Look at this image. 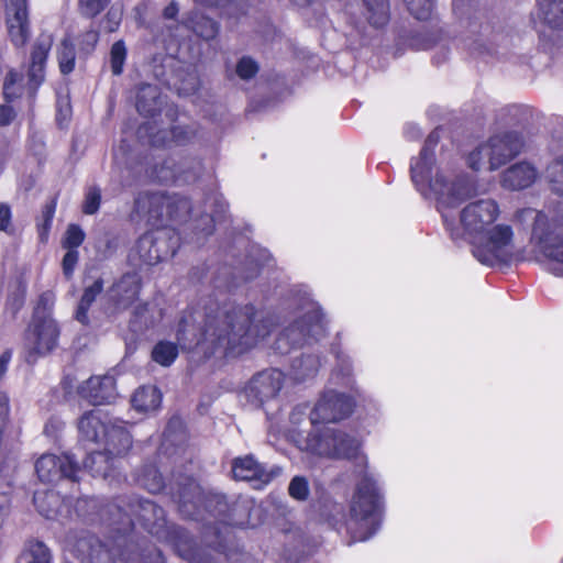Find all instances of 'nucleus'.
Listing matches in <instances>:
<instances>
[{"label":"nucleus","mask_w":563,"mask_h":563,"mask_svg":"<svg viewBox=\"0 0 563 563\" xmlns=\"http://www.w3.org/2000/svg\"><path fill=\"white\" fill-rule=\"evenodd\" d=\"M58 67L63 75H69L76 66V49L73 40L65 36L57 51Z\"/></svg>","instance_id":"nucleus-39"},{"label":"nucleus","mask_w":563,"mask_h":563,"mask_svg":"<svg viewBox=\"0 0 563 563\" xmlns=\"http://www.w3.org/2000/svg\"><path fill=\"white\" fill-rule=\"evenodd\" d=\"M179 13V7L176 1H172L168 5H166L163 10V18L166 20H174L177 18Z\"/></svg>","instance_id":"nucleus-63"},{"label":"nucleus","mask_w":563,"mask_h":563,"mask_svg":"<svg viewBox=\"0 0 563 563\" xmlns=\"http://www.w3.org/2000/svg\"><path fill=\"white\" fill-rule=\"evenodd\" d=\"M537 178L536 168L526 162L508 167L501 175V186L509 190H522L530 187Z\"/></svg>","instance_id":"nucleus-26"},{"label":"nucleus","mask_w":563,"mask_h":563,"mask_svg":"<svg viewBox=\"0 0 563 563\" xmlns=\"http://www.w3.org/2000/svg\"><path fill=\"white\" fill-rule=\"evenodd\" d=\"M545 175L552 190L563 196V155L556 157L547 166Z\"/></svg>","instance_id":"nucleus-41"},{"label":"nucleus","mask_w":563,"mask_h":563,"mask_svg":"<svg viewBox=\"0 0 563 563\" xmlns=\"http://www.w3.org/2000/svg\"><path fill=\"white\" fill-rule=\"evenodd\" d=\"M111 0H78V10L84 18L98 16L110 4Z\"/></svg>","instance_id":"nucleus-45"},{"label":"nucleus","mask_w":563,"mask_h":563,"mask_svg":"<svg viewBox=\"0 0 563 563\" xmlns=\"http://www.w3.org/2000/svg\"><path fill=\"white\" fill-rule=\"evenodd\" d=\"M229 211V202L222 194L212 196V214L203 213L195 220L192 230L195 234L207 238L216 230V220L224 219Z\"/></svg>","instance_id":"nucleus-28"},{"label":"nucleus","mask_w":563,"mask_h":563,"mask_svg":"<svg viewBox=\"0 0 563 563\" xmlns=\"http://www.w3.org/2000/svg\"><path fill=\"white\" fill-rule=\"evenodd\" d=\"M538 18L551 30H563V0H537Z\"/></svg>","instance_id":"nucleus-32"},{"label":"nucleus","mask_w":563,"mask_h":563,"mask_svg":"<svg viewBox=\"0 0 563 563\" xmlns=\"http://www.w3.org/2000/svg\"><path fill=\"white\" fill-rule=\"evenodd\" d=\"M303 365H306L307 368L302 373H300L301 379H305L310 376H314L319 369L320 362L317 356L308 354V355H301L299 358H296L292 363V367L295 369H300L303 367Z\"/></svg>","instance_id":"nucleus-46"},{"label":"nucleus","mask_w":563,"mask_h":563,"mask_svg":"<svg viewBox=\"0 0 563 563\" xmlns=\"http://www.w3.org/2000/svg\"><path fill=\"white\" fill-rule=\"evenodd\" d=\"M135 107L144 118L153 119L162 112L161 91L156 85L142 82L137 86Z\"/></svg>","instance_id":"nucleus-27"},{"label":"nucleus","mask_w":563,"mask_h":563,"mask_svg":"<svg viewBox=\"0 0 563 563\" xmlns=\"http://www.w3.org/2000/svg\"><path fill=\"white\" fill-rule=\"evenodd\" d=\"M157 457L158 454L153 462H145L136 473L139 485L152 494H158L165 488L164 476L156 463Z\"/></svg>","instance_id":"nucleus-31"},{"label":"nucleus","mask_w":563,"mask_h":563,"mask_svg":"<svg viewBox=\"0 0 563 563\" xmlns=\"http://www.w3.org/2000/svg\"><path fill=\"white\" fill-rule=\"evenodd\" d=\"M12 358V350L11 349H7L5 351H3V353L0 355V380L2 379V377L4 376L7 369H8V365L10 363Z\"/></svg>","instance_id":"nucleus-62"},{"label":"nucleus","mask_w":563,"mask_h":563,"mask_svg":"<svg viewBox=\"0 0 563 563\" xmlns=\"http://www.w3.org/2000/svg\"><path fill=\"white\" fill-rule=\"evenodd\" d=\"M15 118L16 111L10 103L0 104V126L10 125Z\"/></svg>","instance_id":"nucleus-56"},{"label":"nucleus","mask_w":563,"mask_h":563,"mask_svg":"<svg viewBox=\"0 0 563 563\" xmlns=\"http://www.w3.org/2000/svg\"><path fill=\"white\" fill-rule=\"evenodd\" d=\"M367 22L375 29L386 26L390 20L389 0H362Z\"/></svg>","instance_id":"nucleus-36"},{"label":"nucleus","mask_w":563,"mask_h":563,"mask_svg":"<svg viewBox=\"0 0 563 563\" xmlns=\"http://www.w3.org/2000/svg\"><path fill=\"white\" fill-rule=\"evenodd\" d=\"M133 213L153 228L173 223H186L191 219V200L178 194L165 191H141L134 198Z\"/></svg>","instance_id":"nucleus-6"},{"label":"nucleus","mask_w":563,"mask_h":563,"mask_svg":"<svg viewBox=\"0 0 563 563\" xmlns=\"http://www.w3.org/2000/svg\"><path fill=\"white\" fill-rule=\"evenodd\" d=\"M164 168H165L164 165L161 166V168H158V166H155L153 169V174H155L156 177L159 178L161 180H168V179L175 178L176 175L173 170L165 173Z\"/></svg>","instance_id":"nucleus-64"},{"label":"nucleus","mask_w":563,"mask_h":563,"mask_svg":"<svg viewBox=\"0 0 563 563\" xmlns=\"http://www.w3.org/2000/svg\"><path fill=\"white\" fill-rule=\"evenodd\" d=\"M5 25L11 44L23 48L31 38V20L27 0H3Z\"/></svg>","instance_id":"nucleus-16"},{"label":"nucleus","mask_w":563,"mask_h":563,"mask_svg":"<svg viewBox=\"0 0 563 563\" xmlns=\"http://www.w3.org/2000/svg\"><path fill=\"white\" fill-rule=\"evenodd\" d=\"M532 214L531 242L547 258L563 264V213L549 218L543 211L525 208L516 212V218Z\"/></svg>","instance_id":"nucleus-9"},{"label":"nucleus","mask_w":563,"mask_h":563,"mask_svg":"<svg viewBox=\"0 0 563 563\" xmlns=\"http://www.w3.org/2000/svg\"><path fill=\"white\" fill-rule=\"evenodd\" d=\"M257 313L252 303H219L212 298L202 309L188 306L177 324V342L158 341L152 350V360L168 367L176 361L179 347L187 352L200 350L205 357L218 351L225 357L243 354L269 335L276 323L272 316L258 319Z\"/></svg>","instance_id":"nucleus-1"},{"label":"nucleus","mask_w":563,"mask_h":563,"mask_svg":"<svg viewBox=\"0 0 563 563\" xmlns=\"http://www.w3.org/2000/svg\"><path fill=\"white\" fill-rule=\"evenodd\" d=\"M499 214V205L490 198L472 201L460 212L463 235L479 241L473 247V255L488 266L507 262L514 241L511 225L495 224Z\"/></svg>","instance_id":"nucleus-4"},{"label":"nucleus","mask_w":563,"mask_h":563,"mask_svg":"<svg viewBox=\"0 0 563 563\" xmlns=\"http://www.w3.org/2000/svg\"><path fill=\"white\" fill-rule=\"evenodd\" d=\"M162 402V394L155 386L139 387L132 398V407L139 412L154 411L159 408Z\"/></svg>","instance_id":"nucleus-33"},{"label":"nucleus","mask_w":563,"mask_h":563,"mask_svg":"<svg viewBox=\"0 0 563 563\" xmlns=\"http://www.w3.org/2000/svg\"><path fill=\"white\" fill-rule=\"evenodd\" d=\"M441 126L433 129L424 140L418 157L411 158L410 178L419 192L427 197L430 192L437 201V210L441 213L445 230L452 240L462 236L454 220H450L445 210L459 207L467 197L466 181L463 176L449 179L438 172L431 176L435 166V150L441 139Z\"/></svg>","instance_id":"nucleus-3"},{"label":"nucleus","mask_w":563,"mask_h":563,"mask_svg":"<svg viewBox=\"0 0 563 563\" xmlns=\"http://www.w3.org/2000/svg\"><path fill=\"white\" fill-rule=\"evenodd\" d=\"M99 41V32L90 29L81 33L78 37V46L80 52L91 54Z\"/></svg>","instance_id":"nucleus-51"},{"label":"nucleus","mask_w":563,"mask_h":563,"mask_svg":"<svg viewBox=\"0 0 563 563\" xmlns=\"http://www.w3.org/2000/svg\"><path fill=\"white\" fill-rule=\"evenodd\" d=\"M112 418L108 411L98 408L85 411L77 422L80 440L101 443Z\"/></svg>","instance_id":"nucleus-22"},{"label":"nucleus","mask_w":563,"mask_h":563,"mask_svg":"<svg viewBox=\"0 0 563 563\" xmlns=\"http://www.w3.org/2000/svg\"><path fill=\"white\" fill-rule=\"evenodd\" d=\"M479 16H470L467 26L470 29V32L475 34H490L493 31V26L488 22H479Z\"/></svg>","instance_id":"nucleus-55"},{"label":"nucleus","mask_w":563,"mask_h":563,"mask_svg":"<svg viewBox=\"0 0 563 563\" xmlns=\"http://www.w3.org/2000/svg\"><path fill=\"white\" fill-rule=\"evenodd\" d=\"M101 205V190L97 186L90 187L82 202L81 211L85 214L92 216L98 212Z\"/></svg>","instance_id":"nucleus-47"},{"label":"nucleus","mask_w":563,"mask_h":563,"mask_svg":"<svg viewBox=\"0 0 563 563\" xmlns=\"http://www.w3.org/2000/svg\"><path fill=\"white\" fill-rule=\"evenodd\" d=\"M355 408L352 396L330 389L322 393L310 412L314 427L306 437L305 450L313 455L331 460L355 462L360 478L350 505L351 519L366 527V537H372L382 522L384 496L376 478L369 474L366 456L362 453V442L354 435L331 427H316L339 422L350 417Z\"/></svg>","instance_id":"nucleus-2"},{"label":"nucleus","mask_w":563,"mask_h":563,"mask_svg":"<svg viewBox=\"0 0 563 563\" xmlns=\"http://www.w3.org/2000/svg\"><path fill=\"white\" fill-rule=\"evenodd\" d=\"M53 45L52 35H40L31 47L27 69V89L31 99H35L40 86L45 80V68Z\"/></svg>","instance_id":"nucleus-19"},{"label":"nucleus","mask_w":563,"mask_h":563,"mask_svg":"<svg viewBox=\"0 0 563 563\" xmlns=\"http://www.w3.org/2000/svg\"><path fill=\"white\" fill-rule=\"evenodd\" d=\"M60 327L52 314L33 313L24 331V361L34 365L42 357L49 355L57 346Z\"/></svg>","instance_id":"nucleus-10"},{"label":"nucleus","mask_w":563,"mask_h":563,"mask_svg":"<svg viewBox=\"0 0 563 563\" xmlns=\"http://www.w3.org/2000/svg\"><path fill=\"white\" fill-rule=\"evenodd\" d=\"M23 76L15 69H10L3 79L2 97L7 103H12L23 95Z\"/></svg>","instance_id":"nucleus-38"},{"label":"nucleus","mask_w":563,"mask_h":563,"mask_svg":"<svg viewBox=\"0 0 563 563\" xmlns=\"http://www.w3.org/2000/svg\"><path fill=\"white\" fill-rule=\"evenodd\" d=\"M209 273V266L206 263L191 267L189 272V279L192 283H201Z\"/></svg>","instance_id":"nucleus-57"},{"label":"nucleus","mask_w":563,"mask_h":563,"mask_svg":"<svg viewBox=\"0 0 563 563\" xmlns=\"http://www.w3.org/2000/svg\"><path fill=\"white\" fill-rule=\"evenodd\" d=\"M111 547L100 541L95 534H87L79 538L73 548L76 559L82 563H117L119 558L122 561V551H126V536L112 528Z\"/></svg>","instance_id":"nucleus-13"},{"label":"nucleus","mask_w":563,"mask_h":563,"mask_svg":"<svg viewBox=\"0 0 563 563\" xmlns=\"http://www.w3.org/2000/svg\"><path fill=\"white\" fill-rule=\"evenodd\" d=\"M104 21L107 23V32L113 33L119 29L121 15L117 11L109 10L104 16Z\"/></svg>","instance_id":"nucleus-58"},{"label":"nucleus","mask_w":563,"mask_h":563,"mask_svg":"<svg viewBox=\"0 0 563 563\" xmlns=\"http://www.w3.org/2000/svg\"><path fill=\"white\" fill-rule=\"evenodd\" d=\"M103 279L102 278H97L92 285L86 287L84 289V292L80 297V301L82 302H86V303H89L92 306V303L95 302L96 298L102 292L103 290Z\"/></svg>","instance_id":"nucleus-53"},{"label":"nucleus","mask_w":563,"mask_h":563,"mask_svg":"<svg viewBox=\"0 0 563 563\" xmlns=\"http://www.w3.org/2000/svg\"><path fill=\"white\" fill-rule=\"evenodd\" d=\"M66 253L62 258V272L67 282L71 280L79 263V251L78 250H65Z\"/></svg>","instance_id":"nucleus-50"},{"label":"nucleus","mask_w":563,"mask_h":563,"mask_svg":"<svg viewBox=\"0 0 563 563\" xmlns=\"http://www.w3.org/2000/svg\"><path fill=\"white\" fill-rule=\"evenodd\" d=\"M199 124H175L168 129H161L150 137L153 147L169 148L184 147L192 144L199 133Z\"/></svg>","instance_id":"nucleus-21"},{"label":"nucleus","mask_w":563,"mask_h":563,"mask_svg":"<svg viewBox=\"0 0 563 563\" xmlns=\"http://www.w3.org/2000/svg\"><path fill=\"white\" fill-rule=\"evenodd\" d=\"M143 287L142 277L137 272L122 274L109 288V301L120 310L130 308L140 297Z\"/></svg>","instance_id":"nucleus-20"},{"label":"nucleus","mask_w":563,"mask_h":563,"mask_svg":"<svg viewBox=\"0 0 563 563\" xmlns=\"http://www.w3.org/2000/svg\"><path fill=\"white\" fill-rule=\"evenodd\" d=\"M106 449L103 451H92L84 459V467L93 476L108 478L113 475L114 459Z\"/></svg>","instance_id":"nucleus-30"},{"label":"nucleus","mask_w":563,"mask_h":563,"mask_svg":"<svg viewBox=\"0 0 563 563\" xmlns=\"http://www.w3.org/2000/svg\"><path fill=\"white\" fill-rule=\"evenodd\" d=\"M173 499L177 504L179 512L187 519H197L202 506L210 510V507L214 505L219 507V512H222L228 506L224 495L206 494L191 477H186L184 482L178 483Z\"/></svg>","instance_id":"nucleus-12"},{"label":"nucleus","mask_w":563,"mask_h":563,"mask_svg":"<svg viewBox=\"0 0 563 563\" xmlns=\"http://www.w3.org/2000/svg\"><path fill=\"white\" fill-rule=\"evenodd\" d=\"M325 334V316L321 308H312L279 332L273 349L277 354L286 355L292 350L318 342Z\"/></svg>","instance_id":"nucleus-8"},{"label":"nucleus","mask_w":563,"mask_h":563,"mask_svg":"<svg viewBox=\"0 0 563 563\" xmlns=\"http://www.w3.org/2000/svg\"><path fill=\"white\" fill-rule=\"evenodd\" d=\"M101 443L112 455L119 457L125 456L133 444L132 435L128 429V422L113 417Z\"/></svg>","instance_id":"nucleus-25"},{"label":"nucleus","mask_w":563,"mask_h":563,"mask_svg":"<svg viewBox=\"0 0 563 563\" xmlns=\"http://www.w3.org/2000/svg\"><path fill=\"white\" fill-rule=\"evenodd\" d=\"M58 196V194H55L49 200H47L42 207L41 214L35 218L37 238L41 244H46L48 242L57 208Z\"/></svg>","instance_id":"nucleus-34"},{"label":"nucleus","mask_w":563,"mask_h":563,"mask_svg":"<svg viewBox=\"0 0 563 563\" xmlns=\"http://www.w3.org/2000/svg\"><path fill=\"white\" fill-rule=\"evenodd\" d=\"M410 14L420 21H427L431 18L434 1L433 0H404Z\"/></svg>","instance_id":"nucleus-43"},{"label":"nucleus","mask_w":563,"mask_h":563,"mask_svg":"<svg viewBox=\"0 0 563 563\" xmlns=\"http://www.w3.org/2000/svg\"><path fill=\"white\" fill-rule=\"evenodd\" d=\"M79 470L78 463L68 454L45 453L35 462L36 475L45 484H54L62 479L77 482Z\"/></svg>","instance_id":"nucleus-17"},{"label":"nucleus","mask_w":563,"mask_h":563,"mask_svg":"<svg viewBox=\"0 0 563 563\" xmlns=\"http://www.w3.org/2000/svg\"><path fill=\"white\" fill-rule=\"evenodd\" d=\"M19 563H52L51 550L43 541L30 539L19 555Z\"/></svg>","instance_id":"nucleus-37"},{"label":"nucleus","mask_w":563,"mask_h":563,"mask_svg":"<svg viewBox=\"0 0 563 563\" xmlns=\"http://www.w3.org/2000/svg\"><path fill=\"white\" fill-rule=\"evenodd\" d=\"M181 23L198 38H201L206 42L214 40L220 31V24L216 20L199 11H191L188 13Z\"/></svg>","instance_id":"nucleus-29"},{"label":"nucleus","mask_w":563,"mask_h":563,"mask_svg":"<svg viewBox=\"0 0 563 563\" xmlns=\"http://www.w3.org/2000/svg\"><path fill=\"white\" fill-rule=\"evenodd\" d=\"M54 301L55 296L52 291L42 292L37 298V302L36 306L34 307L33 313H37V316L51 314Z\"/></svg>","instance_id":"nucleus-52"},{"label":"nucleus","mask_w":563,"mask_h":563,"mask_svg":"<svg viewBox=\"0 0 563 563\" xmlns=\"http://www.w3.org/2000/svg\"><path fill=\"white\" fill-rule=\"evenodd\" d=\"M78 396L92 406L110 404L115 398V380L111 376H91L78 386Z\"/></svg>","instance_id":"nucleus-23"},{"label":"nucleus","mask_w":563,"mask_h":563,"mask_svg":"<svg viewBox=\"0 0 563 563\" xmlns=\"http://www.w3.org/2000/svg\"><path fill=\"white\" fill-rule=\"evenodd\" d=\"M90 307H91V305L82 302L80 300L78 302V306H77V309L75 312V319L84 325L89 324L88 312H89Z\"/></svg>","instance_id":"nucleus-59"},{"label":"nucleus","mask_w":563,"mask_h":563,"mask_svg":"<svg viewBox=\"0 0 563 563\" xmlns=\"http://www.w3.org/2000/svg\"><path fill=\"white\" fill-rule=\"evenodd\" d=\"M147 312H148V303L147 302H141L137 306H135V308L133 310V317L130 320L131 329L136 330L137 319Z\"/></svg>","instance_id":"nucleus-61"},{"label":"nucleus","mask_w":563,"mask_h":563,"mask_svg":"<svg viewBox=\"0 0 563 563\" xmlns=\"http://www.w3.org/2000/svg\"><path fill=\"white\" fill-rule=\"evenodd\" d=\"M33 504L44 518L54 519L60 510L62 497L53 489L35 492Z\"/></svg>","instance_id":"nucleus-35"},{"label":"nucleus","mask_w":563,"mask_h":563,"mask_svg":"<svg viewBox=\"0 0 563 563\" xmlns=\"http://www.w3.org/2000/svg\"><path fill=\"white\" fill-rule=\"evenodd\" d=\"M85 239L86 233L81 227L76 223H70L62 238L60 245L64 250H78Z\"/></svg>","instance_id":"nucleus-42"},{"label":"nucleus","mask_w":563,"mask_h":563,"mask_svg":"<svg viewBox=\"0 0 563 563\" xmlns=\"http://www.w3.org/2000/svg\"><path fill=\"white\" fill-rule=\"evenodd\" d=\"M196 3H199L206 8L211 9H225L229 8L233 0H194Z\"/></svg>","instance_id":"nucleus-60"},{"label":"nucleus","mask_w":563,"mask_h":563,"mask_svg":"<svg viewBox=\"0 0 563 563\" xmlns=\"http://www.w3.org/2000/svg\"><path fill=\"white\" fill-rule=\"evenodd\" d=\"M284 383L285 375L280 369L266 368L251 378L246 387V395L252 401L263 406L278 396Z\"/></svg>","instance_id":"nucleus-18"},{"label":"nucleus","mask_w":563,"mask_h":563,"mask_svg":"<svg viewBox=\"0 0 563 563\" xmlns=\"http://www.w3.org/2000/svg\"><path fill=\"white\" fill-rule=\"evenodd\" d=\"M121 555L125 563H166L163 552L146 538L126 537V551Z\"/></svg>","instance_id":"nucleus-24"},{"label":"nucleus","mask_w":563,"mask_h":563,"mask_svg":"<svg viewBox=\"0 0 563 563\" xmlns=\"http://www.w3.org/2000/svg\"><path fill=\"white\" fill-rule=\"evenodd\" d=\"M525 146L521 133L506 131L492 135L487 142L479 144L468 153L467 166L478 172L488 164L489 170H496L519 155Z\"/></svg>","instance_id":"nucleus-7"},{"label":"nucleus","mask_w":563,"mask_h":563,"mask_svg":"<svg viewBox=\"0 0 563 563\" xmlns=\"http://www.w3.org/2000/svg\"><path fill=\"white\" fill-rule=\"evenodd\" d=\"M258 64L250 56H243L236 64V75L243 80H250L256 76Z\"/></svg>","instance_id":"nucleus-49"},{"label":"nucleus","mask_w":563,"mask_h":563,"mask_svg":"<svg viewBox=\"0 0 563 563\" xmlns=\"http://www.w3.org/2000/svg\"><path fill=\"white\" fill-rule=\"evenodd\" d=\"M180 247V234L164 225L143 233L136 243L140 258L147 265H156L173 258Z\"/></svg>","instance_id":"nucleus-11"},{"label":"nucleus","mask_w":563,"mask_h":563,"mask_svg":"<svg viewBox=\"0 0 563 563\" xmlns=\"http://www.w3.org/2000/svg\"><path fill=\"white\" fill-rule=\"evenodd\" d=\"M112 525L122 536L130 537L136 525L157 539L173 538L174 542L184 541L179 537L180 527L170 528L163 507L153 500L137 495H119L108 505Z\"/></svg>","instance_id":"nucleus-5"},{"label":"nucleus","mask_w":563,"mask_h":563,"mask_svg":"<svg viewBox=\"0 0 563 563\" xmlns=\"http://www.w3.org/2000/svg\"><path fill=\"white\" fill-rule=\"evenodd\" d=\"M11 208L8 203H0V231L5 233H13V229L11 227Z\"/></svg>","instance_id":"nucleus-54"},{"label":"nucleus","mask_w":563,"mask_h":563,"mask_svg":"<svg viewBox=\"0 0 563 563\" xmlns=\"http://www.w3.org/2000/svg\"><path fill=\"white\" fill-rule=\"evenodd\" d=\"M128 49L123 40L115 41L110 48V69L113 76L123 74Z\"/></svg>","instance_id":"nucleus-40"},{"label":"nucleus","mask_w":563,"mask_h":563,"mask_svg":"<svg viewBox=\"0 0 563 563\" xmlns=\"http://www.w3.org/2000/svg\"><path fill=\"white\" fill-rule=\"evenodd\" d=\"M208 530L212 532L214 540L205 545H198L185 529H179L177 532L185 540L176 542L177 554L187 563H219L211 552L228 556L229 545L220 528L208 527Z\"/></svg>","instance_id":"nucleus-14"},{"label":"nucleus","mask_w":563,"mask_h":563,"mask_svg":"<svg viewBox=\"0 0 563 563\" xmlns=\"http://www.w3.org/2000/svg\"><path fill=\"white\" fill-rule=\"evenodd\" d=\"M288 494L291 498L305 501L309 497V483L303 476H295L288 486Z\"/></svg>","instance_id":"nucleus-48"},{"label":"nucleus","mask_w":563,"mask_h":563,"mask_svg":"<svg viewBox=\"0 0 563 563\" xmlns=\"http://www.w3.org/2000/svg\"><path fill=\"white\" fill-rule=\"evenodd\" d=\"M231 473L234 481L247 482L253 488L263 489L282 474V467L266 468L253 454H246L232 460Z\"/></svg>","instance_id":"nucleus-15"},{"label":"nucleus","mask_w":563,"mask_h":563,"mask_svg":"<svg viewBox=\"0 0 563 563\" xmlns=\"http://www.w3.org/2000/svg\"><path fill=\"white\" fill-rule=\"evenodd\" d=\"M26 298V286L20 284L14 291H11L5 300V312H9L14 319L23 308Z\"/></svg>","instance_id":"nucleus-44"}]
</instances>
